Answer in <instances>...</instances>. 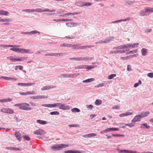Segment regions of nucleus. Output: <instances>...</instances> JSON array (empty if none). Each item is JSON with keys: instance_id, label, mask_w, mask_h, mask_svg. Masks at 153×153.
I'll use <instances>...</instances> for the list:
<instances>
[{"instance_id": "e2e57ef3", "label": "nucleus", "mask_w": 153, "mask_h": 153, "mask_svg": "<svg viewBox=\"0 0 153 153\" xmlns=\"http://www.w3.org/2000/svg\"><path fill=\"white\" fill-rule=\"evenodd\" d=\"M147 76L151 78H153V73H150L147 74Z\"/></svg>"}, {"instance_id": "a211bd4d", "label": "nucleus", "mask_w": 153, "mask_h": 153, "mask_svg": "<svg viewBox=\"0 0 153 153\" xmlns=\"http://www.w3.org/2000/svg\"><path fill=\"white\" fill-rule=\"evenodd\" d=\"M66 25L68 27H72L77 26L78 25L77 23H74L73 22H68L66 23Z\"/></svg>"}, {"instance_id": "37998d69", "label": "nucleus", "mask_w": 153, "mask_h": 153, "mask_svg": "<svg viewBox=\"0 0 153 153\" xmlns=\"http://www.w3.org/2000/svg\"><path fill=\"white\" fill-rule=\"evenodd\" d=\"M137 50H132L131 51H130L128 52H127L126 53V54L128 55V54H130L131 53H137Z\"/></svg>"}, {"instance_id": "774afa93", "label": "nucleus", "mask_w": 153, "mask_h": 153, "mask_svg": "<svg viewBox=\"0 0 153 153\" xmlns=\"http://www.w3.org/2000/svg\"><path fill=\"white\" fill-rule=\"evenodd\" d=\"M149 114V112L148 111H146L144 112V117L147 116Z\"/></svg>"}, {"instance_id": "4c0bfd02", "label": "nucleus", "mask_w": 153, "mask_h": 153, "mask_svg": "<svg viewBox=\"0 0 153 153\" xmlns=\"http://www.w3.org/2000/svg\"><path fill=\"white\" fill-rule=\"evenodd\" d=\"M133 3V1L128 0L126 1L125 4L126 5H128L129 6H130Z\"/></svg>"}, {"instance_id": "f257e3e1", "label": "nucleus", "mask_w": 153, "mask_h": 153, "mask_svg": "<svg viewBox=\"0 0 153 153\" xmlns=\"http://www.w3.org/2000/svg\"><path fill=\"white\" fill-rule=\"evenodd\" d=\"M14 106L19 107V109L24 110L28 111L32 110L30 107H29V104L26 102L16 104L14 105Z\"/></svg>"}, {"instance_id": "20e7f679", "label": "nucleus", "mask_w": 153, "mask_h": 153, "mask_svg": "<svg viewBox=\"0 0 153 153\" xmlns=\"http://www.w3.org/2000/svg\"><path fill=\"white\" fill-rule=\"evenodd\" d=\"M68 146V145L61 144L54 145L52 146L51 148L54 150H59L61 149L62 148H65Z\"/></svg>"}, {"instance_id": "a18cd8bd", "label": "nucleus", "mask_w": 153, "mask_h": 153, "mask_svg": "<svg viewBox=\"0 0 153 153\" xmlns=\"http://www.w3.org/2000/svg\"><path fill=\"white\" fill-rule=\"evenodd\" d=\"M23 139L29 141L30 140V138L28 135H23Z\"/></svg>"}, {"instance_id": "cd10ccee", "label": "nucleus", "mask_w": 153, "mask_h": 153, "mask_svg": "<svg viewBox=\"0 0 153 153\" xmlns=\"http://www.w3.org/2000/svg\"><path fill=\"white\" fill-rule=\"evenodd\" d=\"M94 80V78H91L82 81L83 83H88L92 82Z\"/></svg>"}, {"instance_id": "8fccbe9b", "label": "nucleus", "mask_w": 153, "mask_h": 153, "mask_svg": "<svg viewBox=\"0 0 153 153\" xmlns=\"http://www.w3.org/2000/svg\"><path fill=\"white\" fill-rule=\"evenodd\" d=\"M142 83L141 82L140 80H139L138 83H136L134 85V87L135 88L137 87L139 85H141Z\"/></svg>"}, {"instance_id": "c756f323", "label": "nucleus", "mask_w": 153, "mask_h": 153, "mask_svg": "<svg viewBox=\"0 0 153 153\" xmlns=\"http://www.w3.org/2000/svg\"><path fill=\"white\" fill-rule=\"evenodd\" d=\"M17 46L13 45H0V47H2L3 48H6V47H12L13 48L15 47H16Z\"/></svg>"}, {"instance_id": "aec40b11", "label": "nucleus", "mask_w": 153, "mask_h": 153, "mask_svg": "<svg viewBox=\"0 0 153 153\" xmlns=\"http://www.w3.org/2000/svg\"><path fill=\"white\" fill-rule=\"evenodd\" d=\"M41 106L48 108H55V103L53 104H43Z\"/></svg>"}, {"instance_id": "72a5a7b5", "label": "nucleus", "mask_w": 153, "mask_h": 153, "mask_svg": "<svg viewBox=\"0 0 153 153\" xmlns=\"http://www.w3.org/2000/svg\"><path fill=\"white\" fill-rule=\"evenodd\" d=\"M71 44H69L68 43H63L60 45V46L61 47H71Z\"/></svg>"}, {"instance_id": "7ed1b4c3", "label": "nucleus", "mask_w": 153, "mask_h": 153, "mask_svg": "<svg viewBox=\"0 0 153 153\" xmlns=\"http://www.w3.org/2000/svg\"><path fill=\"white\" fill-rule=\"evenodd\" d=\"M55 107L59 108V109L64 110H68L70 109V107L68 105L64 103H56Z\"/></svg>"}, {"instance_id": "de8ad7c7", "label": "nucleus", "mask_w": 153, "mask_h": 153, "mask_svg": "<svg viewBox=\"0 0 153 153\" xmlns=\"http://www.w3.org/2000/svg\"><path fill=\"white\" fill-rule=\"evenodd\" d=\"M50 114L51 115H58L59 114V113L58 111H56L50 112Z\"/></svg>"}, {"instance_id": "5701e85b", "label": "nucleus", "mask_w": 153, "mask_h": 153, "mask_svg": "<svg viewBox=\"0 0 153 153\" xmlns=\"http://www.w3.org/2000/svg\"><path fill=\"white\" fill-rule=\"evenodd\" d=\"M9 13V12L7 11H5L3 10H0V15H1L7 16L8 15Z\"/></svg>"}, {"instance_id": "f8f14e48", "label": "nucleus", "mask_w": 153, "mask_h": 153, "mask_svg": "<svg viewBox=\"0 0 153 153\" xmlns=\"http://www.w3.org/2000/svg\"><path fill=\"white\" fill-rule=\"evenodd\" d=\"M35 83H18V85L21 86H31L34 85Z\"/></svg>"}, {"instance_id": "4468645a", "label": "nucleus", "mask_w": 153, "mask_h": 153, "mask_svg": "<svg viewBox=\"0 0 153 153\" xmlns=\"http://www.w3.org/2000/svg\"><path fill=\"white\" fill-rule=\"evenodd\" d=\"M92 59V58L90 57H78V61H90Z\"/></svg>"}, {"instance_id": "f704fd0d", "label": "nucleus", "mask_w": 153, "mask_h": 153, "mask_svg": "<svg viewBox=\"0 0 153 153\" xmlns=\"http://www.w3.org/2000/svg\"><path fill=\"white\" fill-rule=\"evenodd\" d=\"M7 59H9L11 62H15L18 61L17 59L13 58L12 56L7 57Z\"/></svg>"}, {"instance_id": "a19ab883", "label": "nucleus", "mask_w": 153, "mask_h": 153, "mask_svg": "<svg viewBox=\"0 0 153 153\" xmlns=\"http://www.w3.org/2000/svg\"><path fill=\"white\" fill-rule=\"evenodd\" d=\"M82 3H83V2L82 1H78L76 2V4L78 6L80 7H83V6H81V5H82Z\"/></svg>"}, {"instance_id": "c85d7f7f", "label": "nucleus", "mask_w": 153, "mask_h": 153, "mask_svg": "<svg viewBox=\"0 0 153 153\" xmlns=\"http://www.w3.org/2000/svg\"><path fill=\"white\" fill-rule=\"evenodd\" d=\"M86 66L87 65H81L75 67H74V68L75 69H81L85 68Z\"/></svg>"}, {"instance_id": "7c9ffc66", "label": "nucleus", "mask_w": 153, "mask_h": 153, "mask_svg": "<svg viewBox=\"0 0 153 153\" xmlns=\"http://www.w3.org/2000/svg\"><path fill=\"white\" fill-rule=\"evenodd\" d=\"M6 149L13 150H20V149L19 148L14 147H6Z\"/></svg>"}, {"instance_id": "b1692460", "label": "nucleus", "mask_w": 153, "mask_h": 153, "mask_svg": "<svg viewBox=\"0 0 153 153\" xmlns=\"http://www.w3.org/2000/svg\"><path fill=\"white\" fill-rule=\"evenodd\" d=\"M12 100L11 99L8 98L7 99H1L0 100V102H10Z\"/></svg>"}, {"instance_id": "ea45409f", "label": "nucleus", "mask_w": 153, "mask_h": 153, "mask_svg": "<svg viewBox=\"0 0 153 153\" xmlns=\"http://www.w3.org/2000/svg\"><path fill=\"white\" fill-rule=\"evenodd\" d=\"M27 57H21L17 59L18 61H22L27 59Z\"/></svg>"}, {"instance_id": "bf43d9fd", "label": "nucleus", "mask_w": 153, "mask_h": 153, "mask_svg": "<svg viewBox=\"0 0 153 153\" xmlns=\"http://www.w3.org/2000/svg\"><path fill=\"white\" fill-rule=\"evenodd\" d=\"M65 38H68L69 39H73L75 38V37L74 36L70 35L65 36Z\"/></svg>"}, {"instance_id": "2f4dec72", "label": "nucleus", "mask_w": 153, "mask_h": 153, "mask_svg": "<svg viewBox=\"0 0 153 153\" xmlns=\"http://www.w3.org/2000/svg\"><path fill=\"white\" fill-rule=\"evenodd\" d=\"M82 5H81V6H82L83 7L84 6H86V7H89L91 6L92 4L90 3L89 2H83V3H82Z\"/></svg>"}, {"instance_id": "49530a36", "label": "nucleus", "mask_w": 153, "mask_h": 153, "mask_svg": "<svg viewBox=\"0 0 153 153\" xmlns=\"http://www.w3.org/2000/svg\"><path fill=\"white\" fill-rule=\"evenodd\" d=\"M130 45V48H134L136 46H138L139 45V44L138 43H134V44H129Z\"/></svg>"}, {"instance_id": "13d9d810", "label": "nucleus", "mask_w": 153, "mask_h": 153, "mask_svg": "<svg viewBox=\"0 0 153 153\" xmlns=\"http://www.w3.org/2000/svg\"><path fill=\"white\" fill-rule=\"evenodd\" d=\"M109 53L110 54H114V53L117 54V50H116L111 51L109 52Z\"/></svg>"}, {"instance_id": "4be33fe9", "label": "nucleus", "mask_w": 153, "mask_h": 153, "mask_svg": "<svg viewBox=\"0 0 153 153\" xmlns=\"http://www.w3.org/2000/svg\"><path fill=\"white\" fill-rule=\"evenodd\" d=\"M67 54V53H52V56H57L59 57L61 56H62L63 55H66Z\"/></svg>"}, {"instance_id": "9b49d317", "label": "nucleus", "mask_w": 153, "mask_h": 153, "mask_svg": "<svg viewBox=\"0 0 153 153\" xmlns=\"http://www.w3.org/2000/svg\"><path fill=\"white\" fill-rule=\"evenodd\" d=\"M142 117V116L140 115L136 116L135 117L134 119L132 120L131 122L132 123H134L140 121Z\"/></svg>"}, {"instance_id": "58836bf2", "label": "nucleus", "mask_w": 153, "mask_h": 153, "mask_svg": "<svg viewBox=\"0 0 153 153\" xmlns=\"http://www.w3.org/2000/svg\"><path fill=\"white\" fill-rule=\"evenodd\" d=\"M84 152L83 151L79 150H73L72 153H84Z\"/></svg>"}, {"instance_id": "680f3d73", "label": "nucleus", "mask_w": 153, "mask_h": 153, "mask_svg": "<svg viewBox=\"0 0 153 153\" xmlns=\"http://www.w3.org/2000/svg\"><path fill=\"white\" fill-rule=\"evenodd\" d=\"M97 136V134L95 133H92L89 134V137H94Z\"/></svg>"}, {"instance_id": "3c124183", "label": "nucleus", "mask_w": 153, "mask_h": 153, "mask_svg": "<svg viewBox=\"0 0 153 153\" xmlns=\"http://www.w3.org/2000/svg\"><path fill=\"white\" fill-rule=\"evenodd\" d=\"M30 34H35L36 33H38V34L40 33V32L37 31H32L29 32Z\"/></svg>"}, {"instance_id": "473e14b6", "label": "nucleus", "mask_w": 153, "mask_h": 153, "mask_svg": "<svg viewBox=\"0 0 153 153\" xmlns=\"http://www.w3.org/2000/svg\"><path fill=\"white\" fill-rule=\"evenodd\" d=\"M59 22H72L73 21V20L70 19H58Z\"/></svg>"}, {"instance_id": "f3484780", "label": "nucleus", "mask_w": 153, "mask_h": 153, "mask_svg": "<svg viewBox=\"0 0 153 153\" xmlns=\"http://www.w3.org/2000/svg\"><path fill=\"white\" fill-rule=\"evenodd\" d=\"M15 135L17 139L20 141L22 138L21 135L19 131H16L15 132Z\"/></svg>"}, {"instance_id": "dca6fc26", "label": "nucleus", "mask_w": 153, "mask_h": 153, "mask_svg": "<svg viewBox=\"0 0 153 153\" xmlns=\"http://www.w3.org/2000/svg\"><path fill=\"white\" fill-rule=\"evenodd\" d=\"M133 113V112H126L125 113H122L119 115L120 117H126L128 115H132Z\"/></svg>"}, {"instance_id": "69168bd1", "label": "nucleus", "mask_w": 153, "mask_h": 153, "mask_svg": "<svg viewBox=\"0 0 153 153\" xmlns=\"http://www.w3.org/2000/svg\"><path fill=\"white\" fill-rule=\"evenodd\" d=\"M120 107L119 105H115L112 107V108L113 109H119Z\"/></svg>"}, {"instance_id": "6ab92c4d", "label": "nucleus", "mask_w": 153, "mask_h": 153, "mask_svg": "<svg viewBox=\"0 0 153 153\" xmlns=\"http://www.w3.org/2000/svg\"><path fill=\"white\" fill-rule=\"evenodd\" d=\"M77 14V13H68L63 14L62 15H59V16L60 17H66L70 15H76Z\"/></svg>"}, {"instance_id": "052dcab7", "label": "nucleus", "mask_w": 153, "mask_h": 153, "mask_svg": "<svg viewBox=\"0 0 153 153\" xmlns=\"http://www.w3.org/2000/svg\"><path fill=\"white\" fill-rule=\"evenodd\" d=\"M68 126L70 127H78L79 126V125L77 124H72V125H69Z\"/></svg>"}, {"instance_id": "338daca9", "label": "nucleus", "mask_w": 153, "mask_h": 153, "mask_svg": "<svg viewBox=\"0 0 153 153\" xmlns=\"http://www.w3.org/2000/svg\"><path fill=\"white\" fill-rule=\"evenodd\" d=\"M69 59L70 60H74L78 61V57L70 58Z\"/></svg>"}, {"instance_id": "2eb2a0df", "label": "nucleus", "mask_w": 153, "mask_h": 153, "mask_svg": "<svg viewBox=\"0 0 153 153\" xmlns=\"http://www.w3.org/2000/svg\"><path fill=\"white\" fill-rule=\"evenodd\" d=\"M75 74H63L61 75V76L62 77L65 78H73L74 77V75H75Z\"/></svg>"}, {"instance_id": "6e6d98bb", "label": "nucleus", "mask_w": 153, "mask_h": 153, "mask_svg": "<svg viewBox=\"0 0 153 153\" xmlns=\"http://www.w3.org/2000/svg\"><path fill=\"white\" fill-rule=\"evenodd\" d=\"M128 50H117V53H125L126 51H128Z\"/></svg>"}, {"instance_id": "4d7b16f0", "label": "nucleus", "mask_w": 153, "mask_h": 153, "mask_svg": "<svg viewBox=\"0 0 153 153\" xmlns=\"http://www.w3.org/2000/svg\"><path fill=\"white\" fill-rule=\"evenodd\" d=\"M112 136L114 137H123L124 136L123 134H112Z\"/></svg>"}, {"instance_id": "c9c22d12", "label": "nucleus", "mask_w": 153, "mask_h": 153, "mask_svg": "<svg viewBox=\"0 0 153 153\" xmlns=\"http://www.w3.org/2000/svg\"><path fill=\"white\" fill-rule=\"evenodd\" d=\"M102 103V101L100 100L97 99L95 102V104L96 105H100Z\"/></svg>"}, {"instance_id": "0eeeda50", "label": "nucleus", "mask_w": 153, "mask_h": 153, "mask_svg": "<svg viewBox=\"0 0 153 153\" xmlns=\"http://www.w3.org/2000/svg\"><path fill=\"white\" fill-rule=\"evenodd\" d=\"M35 10L36 12L38 13H41L43 12H54L56 11V10L55 9H53L52 10H50L48 8H46L44 10H43L40 8H38L35 9Z\"/></svg>"}, {"instance_id": "5fc2aeb1", "label": "nucleus", "mask_w": 153, "mask_h": 153, "mask_svg": "<svg viewBox=\"0 0 153 153\" xmlns=\"http://www.w3.org/2000/svg\"><path fill=\"white\" fill-rule=\"evenodd\" d=\"M19 94L21 95H29V91H27L25 92H19Z\"/></svg>"}, {"instance_id": "412c9836", "label": "nucleus", "mask_w": 153, "mask_h": 153, "mask_svg": "<svg viewBox=\"0 0 153 153\" xmlns=\"http://www.w3.org/2000/svg\"><path fill=\"white\" fill-rule=\"evenodd\" d=\"M114 39L113 37H109L108 39H105L104 41H103V43H108L113 40Z\"/></svg>"}, {"instance_id": "ddd939ff", "label": "nucleus", "mask_w": 153, "mask_h": 153, "mask_svg": "<svg viewBox=\"0 0 153 153\" xmlns=\"http://www.w3.org/2000/svg\"><path fill=\"white\" fill-rule=\"evenodd\" d=\"M56 87L54 85H49L45 86L41 88V90L42 91H44L45 90H48L51 89H52L56 88Z\"/></svg>"}, {"instance_id": "0e129e2a", "label": "nucleus", "mask_w": 153, "mask_h": 153, "mask_svg": "<svg viewBox=\"0 0 153 153\" xmlns=\"http://www.w3.org/2000/svg\"><path fill=\"white\" fill-rule=\"evenodd\" d=\"M86 107L88 109H92L93 108V106L92 105H87Z\"/></svg>"}, {"instance_id": "393cba45", "label": "nucleus", "mask_w": 153, "mask_h": 153, "mask_svg": "<svg viewBox=\"0 0 153 153\" xmlns=\"http://www.w3.org/2000/svg\"><path fill=\"white\" fill-rule=\"evenodd\" d=\"M94 47V46L93 45H85L82 46H80L78 48L79 49H86L88 48H90L91 47Z\"/></svg>"}, {"instance_id": "1a4fd4ad", "label": "nucleus", "mask_w": 153, "mask_h": 153, "mask_svg": "<svg viewBox=\"0 0 153 153\" xmlns=\"http://www.w3.org/2000/svg\"><path fill=\"white\" fill-rule=\"evenodd\" d=\"M48 96L46 95H37L34 96L30 97L31 99L33 100H39L42 99H47Z\"/></svg>"}, {"instance_id": "79ce46f5", "label": "nucleus", "mask_w": 153, "mask_h": 153, "mask_svg": "<svg viewBox=\"0 0 153 153\" xmlns=\"http://www.w3.org/2000/svg\"><path fill=\"white\" fill-rule=\"evenodd\" d=\"M109 129L110 132H111L112 131H117L119 130V129L117 128H109Z\"/></svg>"}, {"instance_id": "603ef678", "label": "nucleus", "mask_w": 153, "mask_h": 153, "mask_svg": "<svg viewBox=\"0 0 153 153\" xmlns=\"http://www.w3.org/2000/svg\"><path fill=\"white\" fill-rule=\"evenodd\" d=\"M123 124V125H125V126H128L130 127H132L134 126V124L132 123H130L129 124H127V123Z\"/></svg>"}, {"instance_id": "c03bdc74", "label": "nucleus", "mask_w": 153, "mask_h": 153, "mask_svg": "<svg viewBox=\"0 0 153 153\" xmlns=\"http://www.w3.org/2000/svg\"><path fill=\"white\" fill-rule=\"evenodd\" d=\"M116 76V75L115 74H112L110 75H109L108 78L109 79H112L114 77Z\"/></svg>"}, {"instance_id": "09e8293b", "label": "nucleus", "mask_w": 153, "mask_h": 153, "mask_svg": "<svg viewBox=\"0 0 153 153\" xmlns=\"http://www.w3.org/2000/svg\"><path fill=\"white\" fill-rule=\"evenodd\" d=\"M130 150H126L125 149L120 150L119 151V153H129Z\"/></svg>"}, {"instance_id": "39448f33", "label": "nucleus", "mask_w": 153, "mask_h": 153, "mask_svg": "<svg viewBox=\"0 0 153 153\" xmlns=\"http://www.w3.org/2000/svg\"><path fill=\"white\" fill-rule=\"evenodd\" d=\"M130 44H126L125 45H122L120 46H119L113 48V50H118L121 49H126L128 48H130Z\"/></svg>"}, {"instance_id": "423d86ee", "label": "nucleus", "mask_w": 153, "mask_h": 153, "mask_svg": "<svg viewBox=\"0 0 153 153\" xmlns=\"http://www.w3.org/2000/svg\"><path fill=\"white\" fill-rule=\"evenodd\" d=\"M1 111L4 113L13 114L14 112L13 110L10 108H3L1 109Z\"/></svg>"}, {"instance_id": "864d4df0", "label": "nucleus", "mask_w": 153, "mask_h": 153, "mask_svg": "<svg viewBox=\"0 0 153 153\" xmlns=\"http://www.w3.org/2000/svg\"><path fill=\"white\" fill-rule=\"evenodd\" d=\"M105 84L103 83H101L99 84V85H97L94 86V87H96V88H98L99 87H102L104 86H105Z\"/></svg>"}, {"instance_id": "e433bc0d", "label": "nucleus", "mask_w": 153, "mask_h": 153, "mask_svg": "<svg viewBox=\"0 0 153 153\" xmlns=\"http://www.w3.org/2000/svg\"><path fill=\"white\" fill-rule=\"evenodd\" d=\"M71 111L73 112L76 113L79 112L80 110L79 109L76 108H75L71 109Z\"/></svg>"}, {"instance_id": "6e6552de", "label": "nucleus", "mask_w": 153, "mask_h": 153, "mask_svg": "<svg viewBox=\"0 0 153 153\" xmlns=\"http://www.w3.org/2000/svg\"><path fill=\"white\" fill-rule=\"evenodd\" d=\"M33 133L36 135H44L46 134V132L44 130L41 129H39L33 131Z\"/></svg>"}, {"instance_id": "bb28decb", "label": "nucleus", "mask_w": 153, "mask_h": 153, "mask_svg": "<svg viewBox=\"0 0 153 153\" xmlns=\"http://www.w3.org/2000/svg\"><path fill=\"white\" fill-rule=\"evenodd\" d=\"M80 44H75L73 45L71 44V47L74 49H79L78 48L79 47V46Z\"/></svg>"}, {"instance_id": "a878e982", "label": "nucleus", "mask_w": 153, "mask_h": 153, "mask_svg": "<svg viewBox=\"0 0 153 153\" xmlns=\"http://www.w3.org/2000/svg\"><path fill=\"white\" fill-rule=\"evenodd\" d=\"M36 122L37 123L41 125H45L47 124V122L46 121L40 120H37Z\"/></svg>"}, {"instance_id": "f03ea898", "label": "nucleus", "mask_w": 153, "mask_h": 153, "mask_svg": "<svg viewBox=\"0 0 153 153\" xmlns=\"http://www.w3.org/2000/svg\"><path fill=\"white\" fill-rule=\"evenodd\" d=\"M14 47L13 48L10 49V50L14 51L16 52L21 53H32L33 52H31V50L29 49H22L20 48H17Z\"/></svg>"}, {"instance_id": "9d476101", "label": "nucleus", "mask_w": 153, "mask_h": 153, "mask_svg": "<svg viewBox=\"0 0 153 153\" xmlns=\"http://www.w3.org/2000/svg\"><path fill=\"white\" fill-rule=\"evenodd\" d=\"M144 11V16L149 15L151 13L153 12V8H146Z\"/></svg>"}]
</instances>
